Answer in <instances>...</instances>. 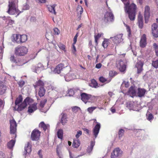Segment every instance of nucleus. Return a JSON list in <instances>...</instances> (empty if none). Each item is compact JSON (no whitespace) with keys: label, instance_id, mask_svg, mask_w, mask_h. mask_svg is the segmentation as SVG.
I'll return each mask as SVG.
<instances>
[{"label":"nucleus","instance_id":"29","mask_svg":"<svg viewBox=\"0 0 158 158\" xmlns=\"http://www.w3.org/2000/svg\"><path fill=\"white\" fill-rule=\"evenodd\" d=\"M150 10H145L144 16L145 19V23H147L148 22L149 18L150 15Z\"/></svg>","mask_w":158,"mask_h":158},{"label":"nucleus","instance_id":"40","mask_svg":"<svg viewBox=\"0 0 158 158\" xmlns=\"http://www.w3.org/2000/svg\"><path fill=\"white\" fill-rule=\"evenodd\" d=\"M61 149V146L59 145H57L56 147V152L57 156L59 158H62V154H60V152Z\"/></svg>","mask_w":158,"mask_h":158},{"label":"nucleus","instance_id":"48","mask_svg":"<svg viewBox=\"0 0 158 158\" xmlns=\"http://www.w3.org/2000/svg\"><path fill=\"white\" fill-rule=\"evenodd\" d=\"M75 93H76V92L73 89H69L68 93L69 96H73Z\"/></svg>","mask_w":158,"mask_h":158},{"label":"nucleus","instance_id":"5","mask_svg":"<svg viewBox=\"0 0 158 158\" xmlns=\"http://www.w3.org/2000/svg\"><path fill=\"white\" fill-rule=\"evenodd\" d=\"M77 92L80 93L81 100L85 103L87 102H90L92 98V96L90 94H88L84 93H81L79 89L77 90Z\"/></svg>","mask_w":158,"mask_h":158},{"label":"nucleus","instance_id":"35","mask_svg":"<svg viewBox=\"0 0 158 158\" xmlns=\"http://www.w3.org/2000/svg\"><path fill=\"white\" fill-rule=\"evenodd\" d=\"M45 90L44 87H40V88L38 94L40 97L43 96L45 94Z\"/></svg>","mask_w":158,"mask_h":158},{"label":"nucleus","instance_id":"57","mask_svg":"<svg viewBox=\"0 0 158 158\" xmlns=\"http://www.w3.org/2000/svg\"><path fill=\"white\" fill-rule=\"evenodd\" d=\"M58 46L60 49L64 51L65 52L66 51L65 50V46L64 45L60 44H59Z\"/></svg>","mask_w":158,"mask_h":158},{"label":"nucleus","instance_id":"15","mask_svg":"<svg viewBox=\"0 0 158 158\" xmlns=\"http://www.w3.org/2000/svg\"><path fill=\"white\" fill-rule=\"evenodd\" d=\"M10 60L12 62L15 63L16 65L19 66H21L25 64L22 60L15 59V56L13 55L11 56Z\"/></svg>","mask_w":158,"mask_h":158},{"label":"nucleus","instance_id":"12","mask_svg":"<svg viewBox=\"0 0 158 158\" xmlns=\"http://www.w3.org/2000/svg\"><path fill=\"white\" fill-rule=\"evenodd\" d=\"M97 124L95 125L93 129V134L95 138H96L99 132V130L101 127L100 124L97 122Z\"/></svg>","mask_w":158,"mask_h":158},{"label":"nucleus","instance_id":"23","mask_svg":"<svg viewBox=\"0 0 158 158\" xmlns=\"http://www.w3.org/2000/svg\"><path fill=\"white\" fill-rule=\"evenodd\" d=\"M143 63L141 61L137 62L135 65V67L137 69V73H140L143 70Z\"/></svg>","mask_w":158,"mask_h":158},{"label":"nucleus","instance_id":"34","mask_svg":"<svg viewBox=\"0 0 158 158\" xmlns=\"http://www.w3.org/2000/svg\"><path fill=\"white\" fill-rule=\"evenodd\" d=\"M80 144V140L79 139H74L73 143V146L75 148H77Z\"/></svg>","mask_w":158,"mask_h":158},{"label":"nucleus","instance_id":"4","mask_svg":"<svg viewBox=\"0 0 158 158\" xmlns=\"http://www.w3.org/2000/svg\"><path fill=\"white\" fill-rule=\"evenodd\" d=\"M4 23L6 24V26L8 27H11L14 23V21L10 19L8 17H0V23Z\"/></svg>","mask_w":158,"mask_h":158},{"label":"nucleus","instance_id":"37","mask_svg":"<svg viewBox=\"0 0 158 158\" xmlns=\"http://www.w3.org/2000/svg\"><path fill=\"white\" fill-rule=\"evenodd\" d=\"M27 40V36L26 35H20L19 42L23 43Z\"/></svg>","mask_w":158,"mask_h":158},{"label":"nucleus","instance_id":"50","mask_svg":"<svg viewBox=\"0 0 158 158\" xmlns=\"http://www.w3.org/2000/svg\"><path fill=\"white\" fill-rule=\"evenodd\" d=\"M153 47L155 48L156 54L158 56V44L156 43H154L153 45Z\"/></svg>","mask_w":158,"mask_h":158},{"label":"nucleus","instance_id":"44","mask_svg":"<svg viewBox=\"0 0 158 158\" xmlns=\"http://www.w3.org/2000/svg\"><path fill=\"white\" fill-rule=\"evenodd\" d=\"M103 35V34L102 33H98L97 35H95V41L97 45L98 44V40Z\"/></svg>","mask_w":158,"mask_h":158},{"label":"nucleus","instance_id":"2","mask_svg":"<svg viewBox=\"0 0 158 158\" xmlns=\"http://www.w3.org/2000/svg\"><path fill=\"white\" fill-rule=\"evenodd\" d=\"M66 69L69 70L70 67L66 66V67L64 66V65L62 64H60L57 65L55 68L51 67V73H53L54 74H59L63 70H66Z\"/></svg>","mask_w":158,"mask_h":158},{"label":"nucleus","instance_id":"21","mask_svg":"<svg viewBox=\"0 0 158 158\" xmlns=\"http://www.w3.org/2000/svg\"><path fill=\"white\" fill-rule=\"evenodd\" d=\"M125 13L128 15L129 18L130 20H134L135 16V10H125Z\"/></svg>","mask_w":158,"mask_h":158},{"label":"nucleus","instance_id":"6","mask_svg":"<svg viewBox=\"0 0 158 158\" xmlns=\"http://www.w3.org/2000/svg\"><path fill=\"white\" fill-rule=\"evenodd\" d=\"M10 134L13 135V137L16 138V132L17 126L16 123L14 120L12 119L10 120Z\"/></svg>","mask_w":158,"mask_h":158},{"label":"nucleus","instance_id":"28","mask_svg":"<svg viewBox=\"0 0 158 158\" xmlns=\"http://www.w3.org/2000/svg\"><path fill=\"white\" fill-rule=\"evenodd\" d=\"M20 10H7V12L10 15H15V17H17L19 15L20 13L23 11H20Z\"/></svg>","mask_w":158,"mask_h":158},{"label":"nucleus","instance_id":"53","mask_svg":"<svg viewBox=\"0 0 158 158\" xmlns=\"http://www.w3.org/2000/svg\"><path fill=\"white\" fill-rule=\"evenodd\" d=\"M124 130L122 129H120L118 132L119 138L120 139L124 134Z\"/></svg>","mask_w":158,"mask_h":158},{"label":"nucleus","instance_id":"47","mask_svg":"<svg viewBox=\"0 0 158 158\" xmlns=\"http://www.w3.org/2000/svg\"><path fill=\"white\" fill-rule=\"evenodd\" d=\"M147 118V119L151 121L153 118V116L151 113H149L148 112L146 114Z\"/></svg>","mask_w":158,"mask_h":158},{"label":"nucleus","instance_id":"62","mask_svg":"<svg viewBox=\"0 0 158 158\" xmlns=\"http://www.w3.org/2000/svg\"><path fill=\"white\" fill-rule=\"evenodd\" d=\"M0 158H6L4 153L1 151H0Z\"/></svg>","mask_w":158,"mask_h":158},{"label":"nucleus","instance_id":"17","mask_svg":"<svg viewBox=\"0 0 158 158\" xmlns=\"http://www.w3.org/2000/svg\"><path fill=\"white\" fill-rule=\"evenodd\" d=\"M136 106L137 103L133 102H128L127 103V107L130 110H132L136 111H139V109H137L135 107H134V106Z\"/></svg>","mask_w":158,"mask_h":158},{"label":"nucleus","instance_id":"31","mask_svg":"<svg viewBox=\"0 0 158 158\" xmlns=\"http://www.w3.org/2000/svg\"><path fill=\"white\" fill-rule=\"evenodd\" d=\"M6 89V86L1 83H0V95H2L5 94Z\"/></svg>","mask_w":158,"mask_h":158},{"label":"nucleus","instance_id":"63","mask_svg":"<svg viewBox=\"0 0 158 158\" xmlns=\"http://www.w3.org/2000/svg\"><path fill=\"white\" fill-rule=\"evenodd\" d=\"M102 66V64H101L100 63H99L97 64L96 65L95 67L97 69H99Z\"/></svg>","mask_w":158,"mask_h":158},{"label":"nucleus","instance_id":"58","mask_svg":"<svg viewBox=\"0 0 158 158\" xmlns=\"http://www.w3.org/2000/svg\"><path fill=\"white\" fill-rule=\"evenodd\" d=\"M129 83L128 81H124L122 83V85H125V87L127 88L129 87Z\"/></svg>","mask_w":158,"mask_h":158},{"label":"nucleus","instance_id":"43","mask_svg":"<svg viewBox=\"0 0 158 158\" xmlns=\"http://www.w3.org/2000/svg\"><path fill=\"white\" fill-rule=\"evenodd\" d=\"M99 80L102 83H109L111 81L110 80H107L103 77H100L99 78Z\"/></svg>","mask_w":158,"mask_h":158},{"label":"nucleus","instance_id":"18","mask_svg":"<svg viewBox=\"0 0 158 158\" xmlns=\"http://www.w3.org/2000/svg\"><path fill=\"white\" fill-rule=\"evenodd\" d=\"M147 44L146 35L145 34H143L141 37L140 41V46L141 47L143 48L146 46Z\"/></svg>","mask_w":158,"mask_h":158},{"label":"nucleus","instance_id":"30","mask_svg":"<svg viewBox=\"0 0 158 158\" xmlns=\"http://www.w3.org/2000/svg\"><path fill=\"white\" fill-rule=\"evenodd\" d=\"M20 35L18 34H14L11 37L12 40L13 42H16L17 43L19 42Z\"/></svg>","mask_w":158,"mask_h":158},{"label":"nucleus","instance_id":"59","mask_svg":"<svg viewBox=\"0 0 158 158\" xmlns=\"http://www.w3.org/2000/svg\"><path fill=\"white\" fill-rule=\"evenodd\" d=\"M25 84V82L23 80H20L18 84L19 86L20 87H23Z\"/></svg>","mask_w":158,"mask_h":158},{"label":"nucleus","instance_id":"61","mask_svg":"<svg viewBox=\"0 0 158 158\" xmlns=\"http://www.w3.org/2000/svg\"><path fill=\"white\" fill-rule=\"evenodd\" d=\"M78 35L77 34L74 36L73 38V44H75L77 41V39Z\"/></svg>","mask_w":158,"mask_h":158},{"label":"nucleus","instance_id":"56","mask_svg":"<svg viewBox=\"0 0 158 158\" xmlns=\"http://www.w3.org/2000/svg\"><path fill=\"white\" fill-rule=\"evenodd\" d=\"M82 134V131H77L75 135L76 138L78 139Z\"/></svg>","mask_w":158,"mask_h":158},{"label":"nucleus","instance_id":"20","mask_svg":"<svg viewBox=\"0 0 158 158\" xmlns=\"http://www.w3.org/2000/svg\"><path fill=\"white\" fill-rule=\"evenodd\" d=\"M75 78V77L74 74L70 71L64 76L65 80L67 81H71Z\"/></svg>","mask_w":158,"mask_h":158},{"label":"nucleus","instance_id":"42","mask_svg":"<svg viewBox=\"0 0 158 158\" xmlns=\"http://www.w3.org/2000/svg\"><path fill=\"white\" fill-rule=\"evenodd\" d=\"M94 145V142L92 141L90 143V146H89L87 148V152L88 153H90L92 151Z\"/></svg>","mask_w":158,"mask_h":158},{"label":"nucleus","instance_id":"54","mask_svg":"<svg viewBox=\"0 0 158 158\" xmlns=\"http://www.w3.org/2000/svg\"><path fill=\"white\" fill-rule=\"evenodd\" d=\"M47 100L46 99L41 101L40 104V106L42 107H44L45 104L47 102Z\"/></svg>","mask_w":158,"mask_h":158},{"label":"nucleus","instance_id":"16","mask_svg":"<svg viewBox=\"0 0 158 158\" xmlns=\"http://www.w3.org/2000/svg\"><path fill=\"white\" fill-rule=\"evenodd\" d=\"M17 3V0H13L11 2H9L8 10H17L18 7Z\"/></svg>","mask_w":158,"mask_h":158},{"label":"nucleus","instance_id":"9","mask_svg":"<svg viewBox=\"0 0 158 158\" xmlns=\"http://www.w3.org/2000/svg\"><path fill=\"white\" fill-rule=\"evenodd\" d=\"M123 35L122 34H119L113 37H110V39L112 40L114 44L117 45L123 41Z\"/></svg>","mask_w":158,"mask_h":158},{"label":"nucleus","instance_id":"7","mask_svg":"<svg viewBox=\"0 0 158 158\" xmlns=\"http://www.w3.org/2000/svg\"><path fill=\"white\" fill-rule=\"evenodd\" d=\"M114 20V15L111 11H107L105 13L104 17V20L105 22H113Z\"/></svg>","mask_w":158,"mask_h":158},{"label":"nucleus","instance_id":"22","mask_svg":"<svg viewBox=\"0 0 158 158\" xmlns=\"http://www.w3.org/2000/svg\"><path fill=\"white\" fill-rule=\"evenodd\" d=\"M146 92L147 90L143 88H139L138 89L137 95L139 97H144Z\"/></svg>","mask_w":158,"mask_h":158},{"label":"nucleus","instance_id":"60","mask_svg":"<svg viewBox=\"0 0 158 158\" xmlns=\"http://www.w3.org/2000/svg\"><path fill=\"white\" fill-rule=\"evenodd\" d=\"M54 31L55 34L56 35H59L60 33V31L56 27L54 28Z\"/></svg>","mask_w":158,"mask_h":158},{"label":"nucleus","instance_id":"41","mask_svg":"<svg viewBox=\"0 0 158 158\" xmlns=\"http://www.w3.org/2000/svg\"><path fill=\"white\" fill-rule=\"evenodd\" d=\"M63 130L60 129L58 130L57 132V137L58 138L62 139L63 136Z\"/></svg>","mask_w":158,"mask_h":158},{"label":"nucleus","instance_id":"51","mask_svg":"<svg viewBox=\"0 0 158 158\" xmlns=\"http://www.w3.org/2000/svg\"><path fill=\"white\" fill-rule=\"evenodd\" d=\"M126 27L127 31L128 33V38H130L131 36V29L130 27L127 25H126Z\"/></svg>","mask_w":158,"mask_h":158},{"label":"nucleus","instance_id":"52","mask_svg":"<svg viewBox=\"0 0 158 158\" xmlns=\"http://www.w3.org/2000/svg\"><path fill=\"white\" fill-rule=\"evenodd\" d=\"M152 65L155 68H157L158 67V59L156 60L153 61Z\"/></svg>","mask_w":158,"mask_h":158},{"label":"nucleus","instance_id":"19","mask_svg":"<svg viewBox=\"0 0 158 158\" xmlns=\"http://www.w3.org/2000/svg\"><path fill=\"white\" fill-rule=\"evenodd\" d=\"M117 67L119 69V70L122 72H124L126 68V65L123 61L120 60L117 64Z\"/></svg>","mask_w":158,"mask_h":158},{"label":"nucleus","instance_id":"27","mask_svg":"<svg viewBox=\"0 0 158 158\" xmlns=\"http://www.w3.org/2000/svg\"><path fill=\"white\" fill-rule=\"evenodd\" d=\"M61 116V123L62 125H64L67 121L66 115L64 113H62Z\"/></svg>","mask_w":158,"mask_h":158},{"label":"nucleus","instance_id":"36","mask_svg":"<svg viewBox=\"0 0 158 158\" xmlns=\"http://www.w3.org/2000/svg\"><path fill=\"white\" fill-rule=\"evenodd\" d=\"M44 83L43 81L41 80H39L36 83L35 85H34V87L36 89L38 86H40V87H44Z\"/></svg>","mask_w":158,"mask_h":158},{"label":"nucleus","instance_id":"26","mask_svg":"<svg viewBox=\"0 0 158 158\" xmlns=\"http://www.w3.org/2000/svg\"><path fill=\"white\" fill-rule=\"evenodd\" d=\"M31 142H27V145L25 146L24 149L25 151V154L26 153H30L31 151Z\"/></svg>","mask_w":158,"mask_h":158},{"label":"nucleus","instance_id":"14","mask_svg":"<svg viewBox=\"0 0 158 158\" xmlns=\"http://www.w3.org/2000/svg\"><path fill=\"white\" fill-rule=\"evenodd\" d=\"M122 152L119 148L115 149L111 153V158H115L122 154Z\"/></svg>","mask_w":158,"mask_h":158},{"label":"nucleus","instance_id":"11","mask_svg":"<svg viewBox=\"0 0 158 158\" xmlns=\"http://www.w3.org/2000/svg\"><path fill=\"white\" fill-rule=\"evenodd\" d=\"M152 33L153 36L155 38L158 37V25L154 23L152 26Z\"/></svg>","mask_w":158,"mask_h":158},{"label":"nucleus","instance_id":"55","mask_svg":"<svg viewBox=\"0 0 158 158\" xmlns=\"http://www.w3.org/2000/svg\"><path fill=\"white\" fill-rule=\"evenodd\" d=\"M72 110L73 111L76 112L80 110V108L77 106H74L72 108Z\"/></svg>","mask_w":158,"mask_h":158},{"label":"nucleus","instance_id":"33","mask_svg":"<svg viewBox=\"0 0 158 158\" xmlns=\"http://www.w3.org/2000/svg\"><path fill=\"white\" fill-rule=\"evenodd\" d=\"M39 126L40 127L43 128L44 131H46L49 127V125L45 124L43 122H42L40 123Z\"/></svg>","mask_w":158,"mask_h":158},{"label":"nucleus","instance_id":"38","mask_svg":"<svg viewBox=\"0 0 158 158\" xmlns=\"http://www.w3.org/2000/svg\"><path fill=\"white\" fill-rule=\"evenodd\" d=\"M90 86L94 88H97L98 87L97 82L94 79H93L91 80Z\"/></svg>","mask_w":158,"mask_h":158},{"label":"nucleus","instance_id":"1","mask_svg":"<svg viewBox=\"0 0 158 158\" xmlns=\"http://www.w3.org/2000/svg\"><path fill=\"white\" fill-rule=\"evenodd\" d=\"M23 98L21 95H19L15 101V106L14 109L18 111H21L28 104H29L30 98H26L23 102L20 104L22 102Z\"/></svg>","mask_w":158,"mask_h":158},{"label":"nucleus","instance_id":"46","mask_svg":"<svg viewBox=\"0 0 158 158\" xmlns=\"http://www.w3.org/2000/svg\"><path fill=\"white\" fill-rule=\"evenodd\" d=\"M109 41V39H104V40L102 43V46L104 48H106L107 47L108 42Z\"/></svg>","mask_w":158,"mask_h":158},{"label":"nucleus","instance_id":"45","mask_svg":"<svg viewBox=\"0 0 158 158\" xmlns=\"http://www.w3.org/2000/svg\"><path fill=\"white\" fill-rule=\"evenodd\" d=\"M97 108L96 106H92L89 107L87 109V111L89 114H92L93 111Z\"/></svg>","mask_w":158,"mask_h":158},{"label":"nucleus","instance_id":"64","mask_svg":"<svg viewBox=\"0 0 158 158\" xmlns=\"http://www.w3.org/2000/svg\"><path fill=\"white\" fill-rule=\"evenodd\" d=\"M69 153L70 158H76L75 157H74V155L72 154L71 152L69 151Z\"/></svg>","mask_w":158,"mask_h":158},{"label":"nucleus","instance_id":"13","mask_svg":"<svg viewBox=\"0 0 158 158\" xmlns=\"http://www.w3.org/2000/svg\"><path fill=\"white\" fill-rule=\"evenodd\" d=\"M44 69V66L40 63H39L37 66H34L33 67L32 71L37 73H39L41 71Z\"/></svg>","mask_w":158,"mask_h":158},{"label":"nucleus","instance_id":"3","mask_svg":"<svg viewBox=\"0 0 158 158\" xmlns=\"http://www.w3.org/2000/svg\"><path fill=\"white\" fill-rule=\"evenodd\" d=\"M28 52V49L24 46H18L15 48V53L18 56H23Z\"/></svg>","mask_w":158,"mask_h":158},{"label":"nucleus","instance_id":"25","mask_svg":"<svg viewBox=\"0 0 158 158\" xmlns=\"http://www.w3.org/2000/svg\"><path fill=\"white\" fill-rule=\"evenodd\" d=\"M36 105V103L30 105L28 107V112L30 114L33 113L37 109Z\"/></svg>","mask_w":158,"mask_h":158},{"label":"nucleus","instance_id":"24","mask_svg":"<svg viewBox=\"0 0 158 158\" xmlns=\"http://www.w3.org/2000/svg\"><path fill=\"white\" fill-rule=\"evenodd\" d=\"M138 24L139 28L141 29L143 27V16L141 14L140 12H139V13Z\"/></svg>","mask_w":158,"mask_h":158},{"label":"nucleus","instance_id":"49","mask_svg":"<svg viewBox=\"0 0 158 158\" xmlns=\"http://www.w3.org/2000/svg\"><path fill=\"white\" fill-rule=\"evenodd\" d=\"M56 6V4H54L52 6L49 5H47V8L48 10H55V7Z\"/></svg>","mask_w":158,"mask_h":158},{"label":"nucleus","instance_id":"39","mask_svg":"<svg viewBox=\"0 0 158 158\" xmlns=\"http://www.w3.org/2000/svg\"><path fill=\"white\" fill-rule=\"evenodd\" d=\"M15 142V140H11L7 143V147L9 149H12L13 148Z\"/></svg>","mask_w":158,"mask_h":158},{"label":"nucleus","instance_id":"32","mask_svg":"<svg viewBox=\"0 0 158 158\" xmlns=\"http://www.w3.org/2000/svg\"><path fill=\"white\" fill-rule=\"evenodd\" d=\"M128 94L131 96H134L136 94V91L134 87L131 86L128 90Z\"/></svg>","mask_w":158,"mask_h":158},{"label":"nucleus","instance_id":"8","mask_svg":"<svg viewBox=\"0 0 158 158\" xmlns=\"http://www.w3.org/2000/svg\"><path fill=\"white\" fill-rule=\"evenodd\" d=\"M124 4L125 10H136V6L135 4L132 3L131 4L128 2H127V0H121Z\"/></svg>","mask_w":158,"mask_h":158},{"label":"nucleus","instance_id":"10","mask_svg":"<svg viewBox=\"0 0 158 158\" xmlns=\"http://www.w3.org/2000/svg\"><path fill=\"white\" fill-rule=\"evenodd\" d=\"M40 132L37 129H35L32 131L31 135V139L32 140H38L40 136Z\"/></svg>","mask_w":158,"mask_h":158}]
</instances>
